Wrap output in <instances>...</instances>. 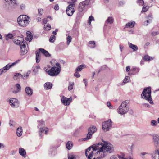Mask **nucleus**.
I'll list each match as a JSON object with an SVG mask.
<instances>
[{"label": "nucleus", "mask_w": 159, "mask_h": 159, "mask_svg": "<svg viewBox=\"0 0 159 159\" xmlns=\"http://www.w3.org/2000/svg\"><path fill=\"white\" fill-rule=\"evenodd\" d=\"M114 151L113 146L107 142L103 141L93 144L85 151V155L88 159H100L112 153Z\"/></svg>", "instance_id": "obj_1"}, {"label": "nucleus", "mask_w": 159, "mask_h": 159, "mask_svg": "<svg viewBox=\"0 0 159 159\" xmlns=\"http://www.w3.org/2000/svg\"><path fill=\"white\" fill-rule=\"evenodd\" d=\"M129 100L123 101L117 109V111L121 115H125L129 111Z\"/></svg>", "instance_id": "obj_2"}, {"label": "nucleus", "mask_w": 159, "mask_h": 159, "mask_svg": "<svg viewBox=\"0 0 159 159\" xmlns=\"http://www.w3.org/2000/svg\"><path fill=\"white\" fill-rule=\"evenodd\" d=\"M141 98L148 101L150 104L152 105L154 104L151 97V90L150 87L145 88L144 89L141 94Z\"/></svg>", "instance_id": "obj_3"}, {"label": "nucleus", "mask_w": 159, "mask_h": 159, "mask_svg": "<svg viewBox=\"0 0 159 159\" xmlns=\"http://www.w3.org/2000/svg\"><path fill=\"white\" fill-rule=\"evenodd\" d=\"M30 20V18L25 15L20 16L17 19L19 25L23 27L27 26L29 23Z\"/></svg>", "instance_id": "obj_4"}, {"label": "nucleus", "mask_w": 159, "mask_h": 159, "mask_svg": "<svg viewBox=\"0 0 159 159\" xmlns=\"http://www.w3.org/2000/svg\"><path fill=\"white\" fill-rule=\"evenodd\" d=\"M56 66L52 67L51 69L46 71L48 74L52 76H56L59 74L61 69L60 65L57 62L56 64Z\"/></svg>", "instance_id": "obj_5"}, {"label": "nucleus", "mask_w": 159, "mask_h": 159, "mask_svg": "<svg viewBox=\"0 0 159 159\" xmlns=\"http://www.w3.org/2000/svg\"><path fill=\"white\" fill-rule=\"evenodd\" d=\"M6 2H9L6 4L5 8L6 9L11 11L16 8L18 6L16 0H4Z\"/></svg>", "instance_id": "obj_6"}, {"label": "nucleus", "mask_w": 159, "mask_h": 159, "mask_svg": "<svg viewBox=\"0 0 159 159\" xmlns=\"http://www.w3.org/2000/svg\"><path fill=\"white\" fill-rule=\"evenodd\" d=\"M38 127L39 128L40 130L39 131V136H40L41 135V134L42 132H44L45 134H47L48 129L47 128H43L42 127L44 126V122L43 120H41L39 121H38Z\"/></svg>", "instance_id": "obj_7"}, {"label": "nucleus", "mask_w": 159, "mask_h": 159, "mask_svg": "<svg viewBox=\"0 0 159 159\" xmlns=\"http://www.w3.org/2000/svg\"><path fill=\"white\" fill-rule=\"evenodd\" d=\"M112 125V121L111 119H109L102 123V129L104 131H108L111 128Z\"/></svg>", "instance_id": "obj_8"}, {"label": "nucleus", "mask_w": 159, "mask_h": 159, "mask_svg": "<svg viewBox=\"0 0 159 159\" xmlns=\"http://www.w3.org/2000/svg\"><path fill=\"white\" fill-rule=\"evenodd\" d=\"M97 130V128L95 126H90L89 129V132L87 135L86 138L83 139L84 141L90 139L92 136V134L95 132Z\"/></svg>", "instance_id": "obj_9"}, {"label": "nucleus", "mask_w": 159, "mask_h": 159, "mask_svg": "<svg viewBox=\"0 0 159 159\" xmlns=\"http://www.w3.org/2000/svg\"><path fill=\"white\" fill-rule=\"evenodd\" d=\"M20 60L16 61L15 62L12 63V64H8L6 65L5 66L3 67L2 68L0 69V75H1L2 73H5L10 68L12 67L14 65L16 64Z\"/></svg>", "instance_id": "obj_10"}, {"label": "nucleus", "mask_w": 159, "mask_h": 159, "mask_svg": "<svg viewBox=\"0 0 159 159\" xmlns=\"http://www.w3.org/2000/svg\"><path fill=\"white\" fill-rule=\"evenodd\" d=\"M75 4L74 3L70 4L67 7L66 12L69 16H71L75 12L73 7L75 6Z\"/></svg>", "instance_id": "obj_11"}, {"label": "nucleus", "mask_w": 159, "mask_h": 159, "mask_svg": "<svg viewBox=\"0 0 159 159\" xmlns=\"http://www.w3.org/2000/svg\"><path fill=\"white\" fill-rule=\"evenodd\" d=\"M72 101V98L71 97L68 98L65 97L64 96H61V101L62 103L65 106L69 105Z\"/></svg>", "instance_id": "obj_12"}, {"label": "nucleus", "mask_w": 159, "mask_h": 159, "mask_svg": "<svg viewBox=\"0 0 159 159\" xmlns=\"http://www.w3.org/2000/svg\"><path fill=\"white\" fill-rule=\"evenodd\" d=\"M9 102L12 107L17 108L19 106V102L16 98H11L9 100Z\"/></svg>", "instance_id": "obj_13"}, {"label": "nucleus", "mask_w": 159, "mask_h": 159, "mask_svg": "<svg viewBox=\"0 0 159 159\" xmlns=\"http://www.w3.org/2000/svg\"><path fill=\"white\" fill-rule=\"evenodd\" d=\"M20 48L21 55H23L27 53L28 50L26 46V45L25 44V42L22 41Z\"/></svg>", "instance_id": "obj_14"}, {"label": "nucleus", "mask_w": 159, "mask_h": 159, "mask_svg": "<svg viewBox=\"0 0 159 159\" xmlns=\"http://www.w3.org/2000/svg\"><path fill=\"white\" fill-rule=\"evenodd\" d=\"M151 155L152 159H159V150H155Z\"/></svg>", "instance_id": "obj_15"}, {"label": "nucleus", "mask_w": 159, "mask_h": 159, "mask_svg": "<svg viewBox=\"0 0 159 159\" xmlns=\"http://www.w3.org/2000/svg\"><path fill=\"white\" fill-rule=\"evenodd\" d=\"M153 139L155 146L157 147V145L159 144V136L157 135H154L153 136Z\"/></svg>", "instance_id": "obj_16"}, {"label": "nucleus", "mask_w": 159, "mask_h": 159, "mask_svg": "<svg viewBox=\"0 0 159 159\" xmlns=\"http://www.w3.org/2000/svg\"><path fill=\"white\" fill-rule=\"evenodd\" d=\"M25 92L29 96H31L33 93L32 89L29 87H26L25 88Z\"/></svg>", "instance_id": "obj_17"}, {"label": "nucleus", "mask_w": 159, "mask_h": 159, "mask_svg": "<svg viewBox=\"0 0 159 159\" xmlns=\"http://www.w3.org/2000/svg\"><path fill=\"white\" fill-rule=\"evenodd\" d=\"M53 85L51 83L47 82L45 83L44 87L46 90L50 89H52Z\"/></svg>", "instance_id": "obj_18"}, {"label": "nucleus", "mask_w": 159, "mask_h": 159, "mask_svg": "<svg viewBox=\"0 0 159 159\" xmlns=\"http://www.w3.org/2000/svg\"><path fill=\"white\" fill-rule=\"evenodd\" d=\"M19 152L20 155L24 157H26V152L25 150L23 148H20L19 149Z\"/></svg>", "instance_id": "obj_19"}, {"label": "nucleus", "mask_w": 159, "mask_h": 159, "mask_svg": "<svg viewBox=\"0 0 159 159\" xmlns=\"http://www.w3.org/2000/svg\"><path fill=\"white\" fill-rule=\"evenodd\" d=\"M27 37L25 38V39L27 41H28L29 42L32 40L33 36L32 33L30 31H27L26 32Z\"/></svg>", "instance_id": "obj_20"}, {"label": "nucleus", "mask_w": 159, "mask_h": 159, "mask_svg": "<svg viewBox=\"0 0 159 159\" xmlns=\"http://www.w3.org/2000/svg\"><path fill=\"white\" fill-rule=\"evenodd\" d=\"M128 44L129 47L132 49L133 51H135L138 50V47L136 45L133 44L129 42H128Z\"/></svg>", "instance_id": "obj_21"}, {"label": "nucleus", "mask_w": 159, "mask_h": 159, "mask_svg": "<svg viewBox=\"0 0 159 159\" xmlns=\"http://www.w3.org/2000/svg\"><path fill=\"white\" fill-rule=\"evenodd\" d=\"M78 11L84 12L86 10V8L84 6H82L80 3L78 9Z\"/></svg>", "instance_id": "obj_22"}, {"label": "nucleus", "mask_w": 159, "mask_h": 159, "mask_svg": "<svg viewBox=\"0 0 159 159\" xmlns=\"http://www.w3.org/2000/svg\"><path fill=\"white\" fill-rule=\"evenodd\" d=\"M139 70V69L137 67H133L130 70V72L131 74L134 75L135 74L138 73Z\"/></svg>", "instance_id": "obj_23"}, {"label": "nucleus", "mask_w": 159, "mask_h": 159, "mask_svg": "<svg viewBox=\"0 0 159 159\" xmlns=\"http://www.w3.org/2000/svg\"><path fill=\"white\" fill-rule=\"evenodd\" d=\"M39 50L40 52L43 53L46 57H48L50 56L48 52L45 50L44 49L40 48Z\"/></svg>", "instance_id": "obj_24"}, {"label": "nucleus", "mask_w": 159, "mask_h": 159, "mask_svg": "<svg viewBox=\"0 0 159 159\" xmlns=\"http://www.w3.org/2000/svg\"><path fill=\"white\" fill-rule=\"evenodd\" d=\"M22 134V129L21 127H19L17 129L16 134L18 136L20 137Z\"/></svg>", "instance_id": "obj_25"}, {"label": "nucleus", "mask_w": 159, "mask_h": 159, "mask_svg": "<svg viewBox=\"0 0 159 159\" xmlns=\"http://www.w3.org/2000/svg\"><path fill=\"white\" fill-rule=\"evenodd\" d=\"M114 21V19L112 17H109L106 21L105 23L111 24Z\"/></svg>", "instance_id": "obj_26"}, {"label": "nucleus", "mask_w": 159, "mask_h": 159, "mask_svg": "<svg viewBox=\"0 0 159 159\" xmlns=\"http://www.w3.org/2000/svg\"><path fill=\"white\" fill-rule=\"evenodd\" d=\"M135 24V22L134 21L129 22L126 24L125 27L126 28H132L134 26Z\"/></svg>", "instance_id": "obj_27"}, {"label": "nucleus", "mask_w": 159, "mask_h": 159, "mask_svg": "<svg viewBox=\"0 0 159 159\" xmlns=\"http://www.w3.org/2000/svg\"><path fill=\"white\" fill-rule=\"evenodd\" d=\"M15 87L16 89V90L14 91L15 93H16L20 92L21 88L19 84L18 83L16 84Z\"/></svg>", "instance_id": "obj_28"}, {"label": "nucleus", "mask_w": 159, "mask_h": 159, "mask_svg": "<svg viewBox=\"0 0 159 159\" xmlns=\"http://www.w3.org/2000/svg\"><path fill=\"white\" fill-rule=\"evenodd\" d=\"M86 67V66L84 65H81L78 66L75 70L76 71H80Z\"/></svg>", "instance_id": "obj_29"}, {"label": "nucleus", "mask_w": 159, "mask_h": 159, "mask_svg": "<svg viewBox=\"0 0 159 159\" xmlns=\"http://www.w3.org/2000/svg\"><path fill=\"white\" fill-rule=\"evenodd\" d=\"M73 144L71 142L69 141L67 142L66 144V146L67 148L69 150H70L72 148Z\"/></svg>", "instance_id": "obj_30"}, {"label": "nucleus", "mask_w": 159, "mask_h": 159, "mask_svg": "<svg viewBox=\"0 0 159 159\" xmlns=\"http://www.w3.org/2000/svg\"><path fill=\"white\" fill-rule=\"evenodd\" d=\"M87 1H88V0H85L80 2L81 4V5L84 7L86 8H87L88 6L90 4L89 2Z\"/></svg>", "instance_id": "obj_31"}, {"label": "nucleus", "mask_w": 159, "mask_h": 159, "mask_svg": "<svg viewBox=\"0 0 159 159\" xmlns=\"http://www.w3.org/2000/svg\"><path fill=\"white\" fill-rule=\"evenodd\" d=\"M6 39L7 40L11 39H13L14 35L11 33H9L8 34L5 35Z\"/></svg>", "instance_id": "obj_32"}, {"label": "nucleus", "mask_w": 159, "mask_h": 159, "mask_svg": "<svg viewBox=\"0 0 159 159\" xmlns=\"http://www.w3.org/2000/svg\"><path fill=\"white\" fill-rule=\"evenodd\" d=\"M40 52H36V60L37 63H39L40 62Z\"/></svg>", "instance_id": "obj_33"}, {"label": "nucleus", "mask_w": 159, "mask_h": 159, "mask_svg": "<svg viewBox=\"0 0 159 159\" xmlns=\"http://www.w3.org/2000/svg\"><path fill=\"white\" fill-rule=\"evenodd\" d=\"M150 125L153 127H156L157 125V122L155 120H152L150 122Z\"/></svg>", "instance_id": "obj_34"}, {"label": "nucleus", "mask_w": 159, "mask_h": 159, "mask_svg": "<svg viewBox=\"0 0 159 159\" xmlns=\"http://www.w3.org/2000/svg\"><path fill=\"white\" fill-rule=\"evenodd\" d=\"M81 19L76 17L74 25L75 26H78L79 25Z\"/></svg>", "instance_id": "obj_35"}, {"label": "nucleus", "mask_w": 159, "mask_h": 159, "mask_svg": "<svg viewBox=\"0 0 159 159\" xmlns=\"http://www.w3.org/2000/svg\"><path fill=\"white\" fill-rule=\"evenodd\" d=\"M84 14V12L78 11L77 13L76 17L81 19Z\"/></svg>", "instance_id": "obj_36"}, {"label": "nucleus", "mask_w": 159, "mask_h": 159, "mask_svg": "<svg viewBox=\"0 0 159 159\" xmlns=\"http://www.w3.org/2000/svg\"><path fill=\"white\" fill-rule=\"evenodd\" d=\"M21 75L19 73H15L13 77L14 79L17 80V79L21 77Z\"/></svg>", "instance_id": "obj_37"}, {"label": "nucleus", "mask_w": 159, "mask_h": 159, "mask_svg": "<svg viewBox=\"0 0 159 159\" xmlns=\"http://www.w3.org/2000/svg\"><path fill=\"white\" fill-rule=\"evenodd\" d=\"M74 84L73 82H69L68 89L70 91L72 90L73 88Z\"/></svg>", "instance_id": "obj_38"}, {"label": "nucleus", "mask_w": 159, "mask_h": 159, "mask_svg": "<svg viewBox=\"0 0 159 159\" xmlns=\"http://www.w3.org/2000/svg\"><path fill=\"white\" fill-rule=\"evenodd\" d=\"M143 59L146 61H149L151 59L153 60L152 57H150L148 55H145L143 57Z\"/></svg>", "instance_id": "obj_39"}, {"label": "nucleus", "mask_w": 159, "mask_h": 159, "mask_svg": "<svg viewBox=\"0 0 159 159\" xmlns=\"http://www.w3.org/2000/svg\"><path fill=\"white\" fill-rule=\"evenodd\" d=\"M89 44L90 45L89 47L91 48H93L95 47V42L94 41H90L89 43Z\"/></svg>", "instance_id": "obj_40"}, {"label": "nucleus", "mask_w": 159, "mask_h": 159, "mask_svg": "<svg viewBox=\"0 0 159 159\" xmlns=\"http://www.w3.org/2000/svg\"><path fill=\"white\" fill-rule=\"evenodd\" d=\"M56 38V37L54 35H51L49 39V41L50 42L53 43L54 42Z\"/></svg>", "instance_id": "obj_41"}, {"label": "nucleus", "mask_w": 159, "mask_h": 159, "mask_svg": "<svg viewBox=\"0 0 159 159\" xmlns=\"http://www.w3.org/2000/svg\"><path fill=\"white\" fill-rule=\"evenodd\" d=\"M130 80V77L129 76H126L125 77L123 80V83H126L128 82Z\"/></svg>", "instance_id": "obj_42"}, {"label": "nucleus", "mask_w": 159, "mask_h": 159, "mask_svg": "<svg viewBox=\"0 0 159 159\" xmlns=\"http://www.w3.org/2000/svg\"><path fill=\"white\" fill-rule=\"evenodd\" d=\"M72 37L70 36H68L66 38L67 44L69 45L70 43L71 42L72 40Z\"/></svg>", "instance_id": "obj_43"}, {"label": "nucleus", "mask_w": 159, "mask_h": 159, "mask_svg": "<svg viewBox=\"0 0 159 159\" xmlns=\"http://www.w3.org/2000/svg\"><path fill=\"white\" fill-rule=\"evenodd\" d=\"M44 29L45 30L48 31L50 30L51 29V26L49 24L44 25Z\"/></svg>", "instance_id": "obj_44"}, {"label": "nucleus", "mask_w": 159, "mask_h": 159, "mask_svg": "<svg viewBox=\"0 0 159 159\" xmlns=\"http://www.w3.org/2000/svg\"><path fill=\"white\" fill-rule=\"evenodd\" d=\"M40 66L38 65H37V66H36L34 67H33L32 68V70L34 72H36L37 71V70L38 69H40Z\"/></svg>", "instance_id": "obj_45"}, {"label": "nucleus", "mask_w": 159, "mask_h": 159, "mask_svg": "<svg viewBox=\"0 0 159 159\" xmlns=\"http://www.w3.org/2000/svg\"><path fill=\"white\" fill-rule=\"evenodd\" d=\"M38 14L39 16H42L43 13V10L42 8H39L38 9Z\"/></svg>", "instance_id": "obj_46"}, {"label": "nucleus", "mask_w": 159, "mask_h": 159, "mask_svg": "<svg viewBox=\"0 0 159 159\" xmlns=\"http://www.w3.org/2000/svg\"><path fill=\"white\" fill-rule=\"evenodd\" d=\"M14 42L17 45H19L20 47L21 46V44L22 42H21L20 40L15 39L14 41Z\"/></svg>", "instance_id": "obj_47"}, {"label": "nucleus", "mask_w": 159, "mask_h": 159, "mask_svg": "<svg viewBox=\"0 0 159 159\" xmlns=\"http://www.w3.org/2000/svg\"><path fill=\"white\" fill-rule=\"evenodd\" d=\"M68 159H76V157L75 155L72 154H68Z\"/></svg>", "instance_id": "obj_48"}, {"label": "nucleus", "mask_w": 159, "mask_h": 159, "mask_svg": "<svg viewBox=\"0 0 159 159\" xmlns=\"http://www.w3.org/2000/svg\"><path fill=\"white\" fill-rule=\"evenodd\" d=\"M137 3L140 6L143 5L144 3L143 0H138L137 1Z\"/></svg>", "instance_id": "obj_49"}, {"label": "nucleus", "mask_w": 159, "mask_h": 159, "mask_svg": "<svg viewBox=\"0 0 159 159\" xmlns=\"http://www.w3.org/2000/svg\"><path fill=\"white\" fill-rule=\"evenodd\" d=\"M148 9V8L147 7H145L144 6L142 8V9L141 12V13L143 12H145L147 11Z\"/></svg>", "instance_id": "obj_50"}, {"label": "nucleus", "mask_w": 159, "mask_h": 159, "mask_svg": "<svg viewBox=\"0 0 159 159\" xmlns=\"http://www.w3.org/2000/svg\"><path fill=\"white\" fill-rule=\"evenodd\" d=\"M94 20V18L93 16H89V21H88L89 24V25H90L91 23V22L92 21Z\"/></svg>", "instance_id": "obj_51"}, {"label": "nucleus", "mask_w": 159, "mask_h": 159, "mask_svg": "<svg viewBox=\"0 0 159 159\" xmlns=\"http://www.w3.org/2000/svg\"><path fill=\"white\" fill-rule=\"evenodd\" d=\"M107 107L110 109H111L113 108V106L111 105V103L109 102H108L107 103Z\"/></svg>", "instance_id": "obj_52"}, {"label": "nucleus", "mask_w": 159, "mask_h": 159, "mask_svg": "<svg viewBox=\"0 0 159 159\" xmlns=\"http://www.w3.org/2000/svg\"><path fill=\"white\" fill-rule=\"evenodd\" d=\"M78 72L75 70V72L74 73V76L77 78H79L80 76V75Z\"/></svg>", "instance_id": "obj_53"}, {"label": "nucleus", "mask_w": 159, "mask_h": 159, "mask_svg": "<svg viewBox=\"0 0 159 159\" xmlns=\"http://www.w3.org/2000/svg\"><path fill=\"white\" fill-rule=\"evenodd\" d=\"M147 18L150 21H151L153 18L151 14H149L147 16Z\"/></svg>", "instance_id": "obj_54"}, {"label": "nucleus", "mask_w": 159, "mask_h": 159, "mask_svg": "<svg viewBox=\"0 0 159 159\" xmlns=\"http://www.w3.org/2000/svg\"><path fill=\"white\" fill-rule=\"evenodd\" d=\"M48 21L47 18H44L43 20V22L44 24H46Z\"/></svg>", "instance_id": "obj_55"}, {"label": "nucleus", "mask_w": 159, "mask_h": 159, "mask_svg": "<svg viewBox=\"0 0 159 159\" xmlns=\"http://www.w3.org/2000/svg\"><path fill=\"white\" fill-rule=\"evenodd\" d=\"M158 34V33L157 31H154V32H152L151 33V34L152 35L155 36V35H157V34Z\"/></svg>", "instance_id": "obj_56"}, {"label": "nucleus", "mask_w": 159, "mask_h": 159, "mask_svg": "<svg viewBox=\"0 0 159 159\" xmlns=\"http://www.w3.org/2000/svg\"><path fill=\"white\" fill-rule=\"evenodd\" d=\"M54 9L55 10H58L59 9V7L58 4L55 5L54 7Z\"/></svg>", "instance_id": "obj_57"}, {"label": "nucleus", "mask_w": 159, "mask_h": 159, "mask_svg": "<svg viewBox=\"0 0 159 159\" xmlns=\"http://www.w3.org/2000/svg\"><path fill=\"white\" fill-rule=\"evenodd\" d=\"M150 22L149 21V20H147L145 22L144 25H145L147 26L150 23Z\"/></svg>", "instance_id": "obj_58"}, {"label": "nucleus", "mask_w": 159, "mask_h": 159, "mask_svg": "<svg viewBox=\"0 0 159 159\" xmlns=\"http://www.w3.org/2000/svg\"><path fill=\"white\" fill-rule=\"evenodd\" d=\"M125 4V2L124 1H120L119 2V5L122 6Z\"/></svg>", "instance_id": "obj_59"}, {"label": "nucleus", "mask_w": 159, "mask_h": 159, "mask_svg": "<svg viewBox=\"0 0 159 159\" xmlns=\"http://www.w3.org/2000/svg\"><path fill=\"white\" fill-rule=\"evenodd\" d=\"M30 72H31L30 71H28L27 72L25 73L26 74V77H27V78L29 77V75L30 74Z\"/></svg>", "instance_id": "obj_60"}, {"label": "nucleus", "mask_w": 159, "mask_h": 159, "mask_svg": "<svg viewBox=\"0 0 159 159\" xmlns=\"http://www.w3.org/2000/svg\"><path fill=\"white\" fill-rule=\"evenodd\" d=\"M143 105L144 106H145V107H150V106L148 103H143Z\"/></svg>", "instance_id": "obj_61"}, {"label": "nucleus", "mask_w": 159, "mask_h": 159, "mask_svg": "<svg viewBox=\"0 0 159 159\" xmlns=\"http://www.w3.org/2000/svg\"><path fill=\"white\" fill-rule=\"evenodd\" d=\"M119 47H120V50L121 52H122L123 51V48H124V47L122 45H120V46H119Z\"/></svg>", "instance_id": "obj_62"}, {"label": "nucleus", "mask_w": 159, "mask_h": 159, "mask_svg": "<svg viewBox=\"0 0 159 159\" xmlns=\"http://www.w3.org/2000/svg\"><path fill=\"white\" fill-rule=\"evenodd\" d=\"M5 147V145L4 144L0 143V148H3Z\"/></svg>", "instance_id": "obj_63"}, {"label": "nucleus", "mask_w": 159, "mask_h": 159, "mask_svg": "<svg viewBox=\"0 0 159 159\" xmlns=\"http://www.w3.org/2000/svg\"><path fill=\"white\" fill-rule=\"evenodd\" d=\"M121 156H122V159H127L126 158H124V157L125 156L124 153H121Z\"/></svg>", "instance_id": "obj_64"}]
</instances>
